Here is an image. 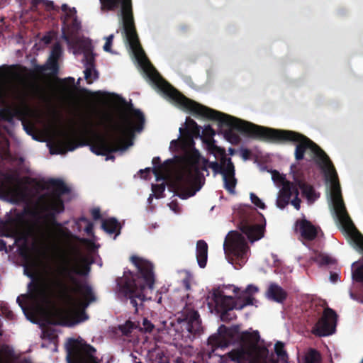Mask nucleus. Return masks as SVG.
<instances>
[{
  "label": "nucleus",
  "instance_id": "nucleus-52",
  "mask_svg": "<svg viewBox=\"0 0 363 363\" xmlns=\"http://www.w3.org/2000/svg\"><path fill=\"white\" fill-rule=\"evenodd\" d=\"M85 232L88 235H91L93 234L94 231V224L92 222H89L86 223V226L84 229Z\"/></svg>",
  "mask_w": 363,
  "mask_h": 363
},
{
  "label": "nucleus",
  "instance_id": "nucleus-9",
  "mask_svg": "<svg viewBox=\"0 0 363 363\" xmlns=\"http://www.w3.org/2000/svg\"><path fill=\"white\" fill-rule=\"evenodd\" d=\"M201 329V321L199 312L192 307L186 306L179 313L177 322H172L164 329L174 341L191 338V335L199 333Z\"/></svg>",
  "mask_w": 363,
  "mask_h": 363
},
{
  "label": "nucleus",
  "instance_id": "nucleus-46",
  "mask_svg": "<svg viewBox=\"0 0 363 363\" xmlns=\"http://www.w3.org/2000/svg\"><path fill=\"white\" fill-rule=\"evenodd\" d=\"M272 179L275 182H280L281 184H284V182L287 181L285 177L281 175L278 171L274 170L272 172Z\"/></svg>",
  "mask_w": 363,
  "mask_h": 363
},
{
  "label": "nucleus",
  "instance_id": "nucleus-39",
  "mask_svg": "<svg viewBox=\"0 0 363 363\" xmlns=\"http://www.w3.org/2000/svg\"><path fill=\"white\" fill-rule=\"evenodd\" d=\"M152 164L154 167L152 168V172L158 178V177L161 174L163 166L161 164V160L159 157H155L152 159Z\"/></svg>",
  "mask_w": 363,
  "mask_h": 363
},
{
  "label": "nucleus",
  "instance_id": "nucleus-57",
  "mask_svg": "<svg viewBox=\"0 0 363 363\" xmlns=\"http://www.w3.org/2000/svg\"><path fill=\"white\" fill-rule=\"evenodd\" d=\"M251 155V151L248 149H243L241 151V156L244 160H249Z\"/></svg>",
  "mask_w": 363,
  "mask_h": 363
},
{
  "label": "nucleus",
  "instance_id": "nucleus-63",
  "mask_svg": "<svg viewBox=\"0 0 363 363\" xmlns=\"http://www.w3.org/2000/svg\"><path fill=\"white\" fill-rule=\"evenodd\" d=\"M79 220L82 221V222H84L85 223H87L90 222V220L88 218H86V217H84V216L81 217L79 218Z\"/></svg>",
  "mask_w": 363,
  "mask_h": 363
},
{
  "label": "nucleus",
  "instance_id": "nucleus-7",
  "mask_svg": "<svg viewBox=\"0 0 363 363\" xmlns=\"http://www.w3.org/2000/svg\"><path fill=\"white\" fill-rule=\"evenodd\" d=\"M89 270L90 267L88 265L80 268L77 264H71L67 259L63 261L57 270L58 276L62 278L59 285L66 301L69 303L74 305L77 301L76 295H80L82 297L80 305L83 309L88 307L91 302L95 301L96 298L91 286L86 282L80 281L75 275L85 276ZM78 316L79 321L88 319V315L84 310L79 311Z\"/></svg>",
  "mask_w": 363,
  "mask_h": 363
},
{
  "label": "nucleus",
  "instance_id": "nucleus-62",
  "mask_svg": "<svg viewBox=\"0 0 363 363\" xmlns=\"http://www.w3.org/2000/svg\"><path fill=\"white\" fill-rule=\"evenodd\" d=\"M23 126H24V129L26 131V133L29 135H31L32 134V128L31 127L29 128L28 126L26 125L25 124H23Z\"/></svg>",
  "mask_w": 363,
  "mask_h": 363
},
{
  "label": "nucleus",
  "instance_id": "nucleus-40",
  "mask_svg": "<svg viewBox=\"0 0 363 363\" xmlns=\"http://www.w3.org/2000/svg\"><path fill=\"white\" fill-rule=\"evenodd\" d=\"M255 298L251 296L248 295L243 298L242 303H238L236 301V310H242L247 306L253 305V301Z\"/></svg>",
  "mask_w": 363,
  "mask_h": 363
},
{
  "label": "nucleus",
  "instance_id": "nucleus-17",
  "mask_svg": "<svg viewBox=\"0 0 363 363\" xmlns=\"http://www.w3.org/2000/svg\"><path fill=\"white\" fill-rule=\"evenodd\" d=\"M211 298L215 305L216 311L220 314L225 311L236 309V301L233 296H225L219 289H213Z\"/></svg>",
  "mask_w": 363,
  "mask_h": 363
},
{
  "label": "nucleus",
  "instance_id": "nucleus-60",
  "mask_svg": "<svg viewBox=\"0 0 363 363\" xmlns=\"http://www.w3.org/2000/svg\"><path fill=\"white\" fill-rule=\"evenodd\" d=\"M44 0H30L33 9H37L40 4L43 3Z\"/></svg>",
  "mask_w": 363,
  "mask_h": 363
},
{
  "label": "nucleus",
  "instance_id": "nucleus-25",
  "mask_svg": "<svg viewBox=\"0 0 363 363\" xmlns=\"http://www.w3.org/2000/svg\"><path fill=\"white\" fill-rule=\"evenodd\" d=\"M186 134H180L179 138L171 141V146L179 147L182 150L191 148L195 145V142L190 135L189 131Z\"/></svg>",
  "mask_w": 363,
  "mask_h": 363
},
{
  "label": "nucleus",
  "instance_id": "nucleus-53",
  "mask_svg": "<svg viewBox=\"0 0 363 363\" xmlns=\"http://www.w3.org/2000/svg\"><path fill=\"white\" fill-rule=\"evenodd\" d=\"M2 313L5 315V316L10 320H13L15 317L14 313L11 310L8 308L2 309Z\"/></svg>",
  "mask_w": 363,
  "mask_h": 363
},
{
  "label": "nucleus",
  "instance_id": "nucleus-49",
  "mask_svg": "<svg viewBox=\"0 0 363 363\" xmlns=\"http://www.w3.org/2000/svg\"><path fill=\"white\" fill-rule=\"evenodd\" d=\"M91 214L94 220H97L101 218V211L99 208L91 209Z\"/></svg>",
  "mask_w": 363,
  "mask_h": 363
},
{
  "label": "nucleus",
  "instance_id": "nucleus-23",
  "mask_svg": "<svg viewBox=\"0 0 363 363\" xmlns=\"http://www.w3.org/2000/svg\"><path fill=\"white\" fill-rule=\"evenodd\" d=\"M185 125V128H179V131L180 134H186L187 133L186 131H189L193 140L194 138H197L200 136L201 127L194 120L190 117H187Z\"/></svg>",
  "mask_w": 363,
  "mask_h": 363
},
{
  "label": "nucleus",
  "instance_id": "nucleus-29",
  "mask_svg": "<svg viewBox=\"0 0 363 363\" xmlns=\"http://www.w3.org/2000/svg\"><path fill=\"white\" fill-rule=\"evenodd\" d=\"M62 134H63L64 137L65 138V140L60 141V143L62 145H64L65 146L67 150L73 151L79 146H83V145H86L89 144V141H84L81 143L77 144L75 143V141H74L73 140L69 138V137L67 133L62 132Z\"/></svg>",
  "mask_w": 363,
  "mask_h": 363
},
{
  "label": "nucleus",
  "instance_id": "nucleus-8",
  "mask_svg": "<svg viewBox=\"0 0 363 363\" xmlns=\"http://www.w3.org/2000/svg\"><path fill=\"white\" fill-rule=\"evenodd\" d=\"M186 167L178 175L176 184L177 196L182 199L193 196L201 188L200 162L202 157L194 146L185 149Z\"/></svg>",
  "mask_w": 363,
  "mask_h": 363
},
{
  "label": "nucleus",
  "instance_id": "nucleus-2",
  "mask_svg": "<svg viewBox=\"0 0 363 363\" xmlns=\"http://www.w3.org/2000/svg\"><path fill=\"white\" fill-rule=\"evenodd\" d=\"M153 80L160 91L191 113L218 121V126L220 128L226 127L227 129L224 130L223 135L225 138L232 144H237L240 140L239 135L234 130H237L245 136L265 141V138L261 136L259 133L262 128H269L268 127L260 126L242 121L191 100L174 89L162 79L157 72H156Z\"/></svg>",
  "mask_w": 363,
  "mask_h": 363
},
{
  "label": "nucleus",
  "instance_id": "nucleus-45",
  "mask_svg": "<svg viewBox=\"0 0 363 363\" xmlns=\"http://www.w3.org/2000/svg\"><path fill=\"white\" fill-rule=\"evenodd\" d=\"M299 191L298 189H295V197L293 200L291 201V203L294 206L296 210H299L301 208V199L298 198Z\"/></svg>",
  "mask_w": 363,
  "mask_h": 363
},
{
  "label": "nucleus",
  "instance_id": "nucleus-20",
  "mask_svg": "<svg viewBox=\"0 0 363 363\" xmlns=\"http://www.w3.org/2000/svg\"><path fill=\"white\" fill-rule=\"evenodd\" d=\"M216 135V131L210 125H206L202 131V135L200 134V138L202 141L206 144L207 147L211 153L213 154H219L222 155H225V151L224 149L217 146L216 145V141L213 139V136Z\"/></svg>",
  "mask_w": 363,
  "mask_h": 363
},
{
  "label": "nucleus",
  "instance_id": "nucleus-15",
  "mask_svg": "<svg viewBox=\"0 0 363 363\" xmlns=\"http://www.w3.org/2000/svg\"><path fill=\"white\" fill-rule=\"evenodd\" d=\"M255 216L263 219L264 223L252 224L247 220L240 222L239 228L241 232L246 235L248 240L253 242L259 240L264 237L265 230V220L263 215L257 212L255 209L253 211Z\"/></svg>",
  "mask_w": 363,
  "mask_h": 363
},
{
  "label": "nucleus",
  "instance_id": "nucleus-59",
  "mask_svg": "<svg viewBox=\"0 0 363 363\" xmlns=\"http://www.w3.org/2000/svg\"><path fill=\"white\" fill-rule=\"evenodd\" d=\"M182 284L186 291H189L191 289L190 280L189 278L184 279L182 280Z\"/></svg>",
  "mask_w": 363,
  "mask_h": 363
},
{
  "label": "nucleus",
  "instance_id": "nucleus-50",
  "mask_svg": "<svg viewBox=\"0 0 363 363\" xmlns=\"http://www.w3.org/2000/svg\"><path fill=\"white\" fill-rule=\"evenodd\" d=\"M208 160L206 158H203L201 161V164H200V172L201 173V171H204L207 172V175H208Z\"/></svg>",
  "mask_w": 363,
  "mask_h": 363
},
{
  "label": "nucleus",
  "instance_id": "nucleus-1",
  "mask_svg": "<svg viewBox=\"0 0 363 363\" xmlns=\"http://www.w3.org/2000/svg\"><path fill=\"white\" fill-rule=\"evenodd\" d=\"M259 134L265 138V142L270 143H296L294 156L297 161L303 159L306 150H311L315 155L316 162L324 172L325 177L330 178L331 183L330 197L339 222L347 233L356 230L346 210L335 167L328 155L317 144L306 135L294 130L272 128H262Z\"/></svg>",
  "mask_w": 363,
  "mask_h": 363
},
{
  "label": "nucleus",
  "instance_id": "nucleus-14",
  "mask_svg": "<svg viewBox=\"0 0 363 363\" xmlns=\"http://www.w3.org/2000/svg\"><path fill=\"white\" fill-rule=\"evenodd\" d=\"M337 315L330 308L324 309L322 316L312 328V333L318 337L333 334L336 329Z\"/></svg>",
  "mask_w": 363,
  "mask_h": 363
},
{
  "label": "nucleus",
  "instance_id": "nucleus-30",
  "mask_svg": "<svg viewBox=\"0 0 363 363\" xmlns=\"http://www.w3.org/2000/svg\"><path fill=\"white\" fill-rule=\"evenodd\" d=\"M312 259L321 267L332 265L335 262L330 256L320 252H316Z\"/></svg>",
  "mask_w": 363,
  "mask_h": 363
},
{
  "label": "nucleus",
  "instance_id": "nucleus-41",
  "mask_svg": "<svg viewBox=\"0 0 363 363\" xmlns=\"http://www.w3.org/2000/svg\"><path fill=\"white\" fill-rule=\"evenodd\" d=\"M220 318L223 322L228 323L237 318L236 314L233 311H225L220 314Z\"/></svg>",
  "mask_w": 363,
  "mask_h": 363
},
{
  "label": "nucleus",
  "instance_id": "nucleus-13",
  "mask_svg": "<svg viewBox=\"0 0 363 363\" xmlns=\"http://www.w3.org/2000/svg\"><path fill=\"white\" fill-rule=\"evenodd\" d=\"M226 254L235 257L237 259L242 261L247 257L249 247L245 237L238 232H231L230 237H227L223 244Z\"/></svg>",
  "mask_w": 363,
  "mask_h": 363
},
{
  "label": "nucleus",
  "instance_id": "nucleus-5",
  "mask_svg": "<svg viewBox=\"0 0 363 363\" xmlns=\"http://www.w3.org/2000/svg\"><path fill=\"white\" fill-rule=\"evenodd\" d=\"M130 261L137 268L138 273L125 271L123 277L116 279V292L120 298L129 299L135 312H138L139 304L137 299L142 304L147 298L148 291L154 289L153 264L136 255H133Z\"/></svg>",
  "mask_w": 363,
  "mask_h": 363
},
{
  "label": "nucleus",
  "instance_id": "nucleus-26",
  "mask_svg": "<svg viewBox=\"0 0 363 363\" xmlns=\"http://www.w3.org/2000/svg\"><path fill=\"white\" fill-rule=\"evenodd\" d=\"M281 186L279 193L284 197H288L290 199L291 196L295 194V189H298V184L294 181H285Z\"/></svg>",
  "mask_w": 363,
  "mask_h": 363
},
{
  "label": "nucleus",
  "instance_id": "nucleus-28",
  "mask_svg": "<svg viewBox=\"0 0 363 363\" xmlns=\"http://www.w3.org/2000/svg\"><path fill=\"white\" fill-rule=\"evenodd\" d=\"M18 114V110L13 109L9 106L0 108V119L8 123H11L13 118Z\"/></svg>",
  "mask_w": 363,
  "mask_h": 363
},
{
  "label": "nucleus",
  "instance_id": "nucleus-3",
  "mask_svg": "<svg viewBox=\"0 0 363 363\" xmlns=\"http://www.w3.org/2000/svg\"><path fill=\"white\" fill-rule=\"evenodd\" d=\"M132 120L129 116L123 113L118 120L106 117L108 122L105 124L106 134H101L94 130L95 125L91 121L88 122L89 129L93 132V140L90 144L91 151L96 155L106 156V160H113L111 153L116 152L125 149L124 142L125 138L133 130L140 131L143 130L145 123V116L138 109H133L132 112Z\"/></svg>",
  "mask_w": 363,
  "mask_h": 363
},
{
  "label": "nucleus",
  "instance_id": "nucleus-12",
  "mask_svg": "<svg viewBox=\"0 0 363 363\" xmlns=\"http://www.w3.org/2000/svg\"><path fill=\"white\" fill-rule=\"evenodd\" d=\"M69 363H91L95 360L96 349L86 343L79 345L74 339H70L67 347Z\"/></svg>",
  "mask_w": 363,
  "mask_h": 363
},
{
  "label": "nucleus",
  "instance_id": "nucleus-24",
  "mask_svg": "<svg viewBox=\"0 0 363 363\" xmlns=\"http://www.w3.org/2000/svg\"><path fill=\"white\" fill-rule=\"evenodd\" d=\"M102 229L107 233L115 234V237L121 233V225L115 218H109L102 220Z\"/></svg>",
  "mask_w": 363,
  "mask_h": 363
},
{
  "label": "nucleus",
  "instance_id": "nucleus-58",
  "mask_svg": "<svg viewBox=\"0 0 363 363\" xmlns=\"http://www.w3.org/2000/svg\"><path fill=\"white\" fill-rule=\"evenodd\" d=\"M330 280L332 283H336L340 280L339 274L336 272H330Z\"/></svg>",
  "mask_w": 363,
  "mask_h": 363
},
{
  "label": "nucleus",
  "instance_id": "nucleus-64",
  "mask_svg": "<svg viewBox=\"0 0 363 363\" xmlns=\"http://www.w3.org/2000/svg\"><path fill=\"white\" fill-rule=\"evenodd\" d=\"M61 121V117L60 115H56V122H55V125L57 126V123H60Z\"/></svg>",
  "mask_w": 363,
  "mask_h": 363
},
{
  "label": "nucleus",
  "instance_id": "nucleus-27",
  "mask_svg": "<svg viewBox=\"0 0 363 363\" xmlns=\"http://www.w3.org/2000/svg\"><path fill=\"white\" fill-rule=\"evenodd\" d=\"M28 289L35 298H42L45 296V290L40 281H31L28 284Z\"/></svg>",
  "mask_w": 363,
  "mask_h": 363
},
{
  "label": "nucleus",
  "instance_id": "nucleus-43",
  "mask_svg": "<svg viewBox=\"0 0 363 363\" xmlns=\"http://www.w3.org/2000/svg\"><path fill=\"white\" fill-rule=\"evenodd\" d=\"M250 200L252 203L255 205L257 207L264 209L266 208L265 204L262 201V200L254 193H250Z\"/></svg>",
  "mask_w": 363,
  "mask_h": 363
},
{
  "label": "nucleus",
  "instance_id": "nucleus-11",
  "mask_svg": "<svg viewBox=\"0 0 363 363\" xmlns=\"http://www.w3.org/2000/svg\"><path fill=\"white\" fill-rule=\"evenodd\" d=\"M101 11H114L120 9L123 28H135L131 0H99Z\"/></svg>",
  "mask_w": 363,
  "mask_h": 363
},
{
  "label": "nucleus",
  "instance_id": "nucleus-38",
  "mask_svg": "<svg viewBox=\"0 0 363 363\" xmlns=\"http://www.w3.org/2000/svg\"><path fill=\"white\" fill-rule=\"evenodd\" d=\"M85 67H95V57L91 51H86L84 55Z\"/></svg>",
  "mask_w": 363,
  "mask_h": 363
},
{
  "label": "nucleus",
  "instance_id": "nucleus-21",
  "mask_svg": "<svg viewBox=\"0 0 363 363\" xmlns=\"http://www.w3.org/2000/svg\"><path fill=\"white\" fill-rule=\"evenodd\" d=\"M267 294L269 299L281 303L286 299L288 296L287 292L275 283L269 285Z\"/></svg>",
  "mask_w": 363,
  "mask_h": 363
},
{
  "label": "nucleus",
  "instance_id": "nucleus-47",
  "mask_svg": "<svg viewBox=\"0 0 363 363\" xmlns=\"http://www.w3.org/2000/svg\"><path fill=\"white\" fill-rule=\"evenodd\" d=\"M143 330L146 333H151L154 328V325L147 318H144L143 321Z\"/></svg>",
  "mask_w": 363,
  "mask_h": 363
},
{
  "label": "nucleus",
  "instance_id": "nucleus-10",
  "mask_svg": "<svg viewBox=\"0 0 363 363\" xmlns=\"http://www.w3.org/2000/svg\"><path fill=\"white\" fill-rule=\"evenodd\" d=\"M61 9L65 15L61 17L62 21V38L68 45H72L77 41V35L81 30V22L78 20L77 10L74 7L69 8L64 4Z\"/></svg>",
  "mask_w": 363,
  "mask_h": 363
},
{
  "label": "nucleus",
  "instance_id": "nucleus-55",
  "mask_svg": "<svg viewBox=\"0 0 363 363\" xmlns=\"http://www.w3.org/2000/svg\"><path fill=\"white\" fill-rule=\"evenodd\" d=\"M257 291H258V289L256 286H252V285H249L247 287V289H245V291H244V293L250 295L253 293L257 292Z\"/></svg>",
  "mask_w": 363,
  "mask_h": 363
},
{
  "label": "nucleus",
  "instance_id": "nucleus-19",
  "mask_svg": "<svg viewBox=\"0 0 363 363\" xmlns=\"http://www.w3.org/2000/svg\"><path fill=\"white\" fill-rule=\"evenodd\" d=\"M223 162L227 161L226 170L222 174L223 177L224 187L230 194H234L235 193V186L237 184V179L235 177V166L230 157H227L225 155L222 157Z\"/></svg>",
  "mask_w": 363,
  "mask_h": 363
},
{
  "label": "nucleus",
  "instance_id": "nucleus-42",
  "mask_svg": "<svg viewBox=\"0 0 363 363\" xmlns=\"http://www.w3.org/2000/svg\"><path fill=\"white\" fill-rule=\"evenodd\" d=\"M290 201V199L284 197L283 195L279 193L276 204L278 208L283 209L289 203Z\"/></svg>",
  "mask_w": 363,
  "mask_h": 363
},
{
  "label": "nucleus",
  "instance_id": "nucleus-31",
  "mask_svg": "<svg viewBox=\"0 0 363 363\" xmlns=\"http://www.w3.org/2000/svg\"><path fill=\"white\" fill-rule=\"evenodd\" d=\"M50 69L54 74H57L59 66L58 60H52L49 58L47 65H38L35 67V70L39 72Z\"/></svg>",
  "mask_w": 363,
  "mask_h": 363
},
{
  "label": "nucleus",
  "instance_id": "nucleus-44",
  "mask_svg": "<svg viewBox=\"0 0 363 363\" xmlns=\"http://www.w3.org/2000/svg\"><path fill=\"white\" fill-rule=\"evenodd\" d=\"M113 38H114L113 34H111L108 37L106 38V43L104 45V50L106 52H112L111 46L113 44Z\"/></svg>",
  "mask_w": 363,
  "mask_h": 363
},
{
  "label": "nucleus",
  "instance_id": "nucleus-56",
  "mask_svg": "<svg viewBox=\"0 0 363 363\" xmlns=\"http://www.w3.org/2000/svg\"><path fill=\"white\" fill-rule=\"evenodd\" d=\"M52 39H53V36L50 33H48V34L45 35L43 37L42 40L43 41V43L45 44L48 45V44L51 43V42L52 41Z\"/></svg>",
  "mask_w": 363,
  "mask_h": 363
},
{
  "label": "nucleus",
  "instance_id": "nucleus-32",
  "mask_svg": "<svg viewBox=\"0 0 363 363\" xmlns=\"http://www.w3.org/2000/svg\"><path fill=\"white\" fill-rule=\"evenodd\" d=\"M303 363H321L320 353L315 349H311L305 355Z\"/></svg>",
  "mask_w": 363,
  "mask_h": 363
},
{
  "label": "nucleus",
  "instance_id": "nucleus-34",
  "mask_svg": "<svg viewBox=\"0 0 363 363\" xmlns=\"http://www.w3.org/2000/svg\"><path fill=\"white\" fill-rule=\"evenodd\" d=\"M226 164L227 161L223 162L222 158L220 159V162H209L208 161V167L212 169L215 174H223L226 170Z\"/></svg>",
  "mask_w": 363,
  "mask_h": 363
},
{
  "label": "nucleus",
  "instance_id": "nucleus-6",
  "mask_svg": "<svg viewBox=\"0 0 363 363\" xmlns=\"http://www.w3.org/2000/svg\"><path fill=\"white\" fill-rule=\"evenodd\" d=\"M38 186L42 190L52 189V191L39 196L36 209L31 212V215L35 218H43L47 223L56 227L55 231L59 236L69 237L71 234L70 231L67 228H63L62 224L57 221L56 216L65 211L62 196L69 194V188L60 179H49Z\"/></svg>",
  "mask_w": 363,
  "mask_h": 363
},
{
  "label": "nucleus",
  "instance_id": "nucleus-35",
  "mask_svg": "<svg viewBox=\"0 0 363 363\" xmlns=\"http://www.w3.org/2000/svg\"><path fill=\"white\" fill-rule=\"evenodd\" d=\"M84 77L88 84H91L94 80H96L99 77V73L96 70L95 67H85Z\"/></svg>",
  "mask_w": 363,
  "mask_h": 363
},
{
  "label": "nucleus",
  "instance_id": "nucleus-22",
  "mask_svg": "<svg viewBox=\"0 0 363 363\" xmlns=\"http://www.w3.org/2000/svg\"><path fill=\"white\" fill-rule=\"evenodd\" d=\"M208 245L203 240H199L196 242V252L199 266L204 268L208 259Z\"/></svg>",
  "mask_w": 363,
  "mask_h": 363
},
{
  "label": "nucleus",
  "instance_id": "nucleus-48",
  "mask_svg": "<svg viewBox=\"0 0 363 363\" xmlns=\"http://www.w3.org/2000/svg\"><path fill=\"white\" fill-rule=\"evenodd\" d=\"M43 4L48 11H58V6H55L52 1L44 0Z\"/></svg>",
  "mask_w": 363,
  "mask_h": 363
},
{
  "label": "nucleus",
  "instance_id": "nucleus-54",
  "mask_svg": "<svg viewBox=\"0 0 363 363\" xmlns=\"http://www.w3.org/2000/svg\"><path fill=\"white\" fill-rule=\"evenodd\" d=\"M150 172H151L150 167L145 168V169H140L139 171L141 177H143L144 179H147L149 177Z\"/></svg>",
  "mask_w": 363,
  "mask_h": 363
},
{
  "label": "nucleus",
  "instance_id": "nucleus-18",
  "mask_svg": "<svg viewBox=\"0 0 363 363\" xmlns=\"http://www.w3.org/2000/svg\"><path fill=\"white\" fill-rule=\"evenodd\" d=\"M295 231L300 234L299 240L313 241L319 232H322L319 226L313 225L306 218L298 219L295 223Z\"/></svg>",
  "mask_w": 363,
  "mask_h": 363
},
{
  "label": "nucleus",
  "instance_id": "nucleus-16",
  "mask_svg": "<svg viewBox=\"0 0 363 363\" xmlns=\"http://www.w3.org/2000/svg\"><path fill=\"white\" fill-rule=\"evenodd\" d=\"M296 164L291 166V173L293 175V180L298 184V189L302 191L303 196L307 200L313 203L320 196V194L317 193L313 186L305 182V178L302 172L296 169Z\"/></svg>",
  "mask_w": 363,
  "mask_h": 363
},
{
  "label": "nucleus",
  "instance_id": "nucleus-61",
  "mask_svg": "<svg viewBox=\"0 0 363 363\" xmlns=\"http://www.w3.org/2000/svg\"><path fill=\"white\" fill-rule=\"evenodd\" d=\"M16 302L18 303L19 306L23 309V311L25 312L26 310V308L24 304V301L21 300V297L18 296L16 299Z\"/></svg>",
  "mask_w": 363,
  "mask_h": 363
},
{
  "label": "nucleus",
  "instance_id": "nucleus-51",
  "mask_svg": "<svg viewBox=\"0 0 363 363\" xmlns=\"http://www.w3.org/2000/svg\"><path fill=\"white\" fill-rule=\"evenodd\" d=\"M2 351L6 355L9 357H12L14 354L13 350L7 345H5L2 347Z\"/></svg>",
  "mask_w": 363,
  "mask_h": 363
},
{
  "label": "nucleus",
  "instance_id": "nucleus-37",
  "mask_svg": "<svg viewBox=\"0 0 363 363\" xmlns=\"http://www.w3.org/2000/svg\"><path fill=\"white\" fill-rule=\"evenodd\" d=\"M165 190V184L164 183L160 184H152V191L154 193V196L157 199L164 197V192Z\"/></svg>",
  "mask_w": 363,
  "mask_h": 363
},
{
  "label": "nucleus",
  "instance_id": "nucleus-4",
  "mask_svg": "<svg viewBox=\"0 0 363 363\" xmlns=\"http://www.w3.org/2000/svg\"><path fill=\"white\" fill-rule=\"evenodd\" d=\"M237 336L240 347L229 352L231 360L237 363H267L269 350L264 346L258 345L260 335L257 330L240 333L239 325L228 328L221 325L218 333L208 337V345L211 347V352H214L218 348L227 347Z\"/></svg>",
  "mask_w": 363,
  "mask_h": 363
},
{
  "label": "nucleus",
  "instance_id": "nucleus-36",
  "mask_svg": "<svg viewBox=\"0 0 363 363\" xmlns=\"http://www.w3.org/2000/svg\"><path fill=\"white\" fill-rule=\"evenodd\" d=\"M62 53V46L59 42H57L53 45L52 48L51 53L49 58L52 60H59Z\"/></svg>",
  "mask_w": 363,
  "mask_h": 363
},
{
  "label": "nucleus",
  "instance_id": "nucleus-33",
  "mask_svg": "<svg viewBox=\"0 0 363 363\" xmlns=\"http://www.w3.org/2000/svg\"><path fill=\"white\" fill-rule=\"evenodd\" d=\"M274 351L281 363H287L288 355L284 350V344L281 342H277L274 345Z\"/></svg>",
  "mask_w": 363,
  "mask_h": 363
}]
</instances>
